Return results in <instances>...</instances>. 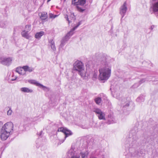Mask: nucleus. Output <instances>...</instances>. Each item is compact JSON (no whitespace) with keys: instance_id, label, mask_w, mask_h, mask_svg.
I'll return each mask as SVG.
<instances>
[{"instance_id":"obj_2","label":"nucleus","mask_w":158,"mask_h":158,"mask_svg":"<svg viewBox=\"0 0 158 158\" xmlns=\"http://www.w3.org/2000/svg\"><path fill=\"white\" fill-rule=\"evenodd\" d=\"M73 69L74 70L77 71L81 77L85 76L86 72L83 63L79 60L76 61L74 64Z\"/></svg>"},{"instance_id":"obj_30","label":"nucleus","mask_w":158,"mask_h":158,"mask_svg":"<svg viewBox=\"0 0 158 158\" xmlns=\"http://www.w3.org/2000/svg\"><path fill=\"white\" fill-rule=\"evenodd\" d=\"M49 16L50 18L54 19L56 18L57 15H53L52 13H50L49 14Z\"/></svg>"},{"instance_id":"obj_25","label":"nucleus","mask_w":158,"mask_h":158,"mask_svg":"<svg viewBox=\"0 0 158 158\" xmlns=\"http://www.w3.org/2000/svg\"><path fill=\"white\" fill-rule=\"evenodd\" d=\"M39 87H40V88H42L45 91H49L50 90V89L49 88L44 86L41 84Z\"/></svg>"},{"instance_id":"obj_12","label":"nucleus","mask_w":158,"mask_h":158,"mask_svg":"<svg viewBox=\"0 0 158 158\" xmlns=\"http://www.w3.org/2000/svg\"><path fill=\"white\" fill-rule=\"evenodd\" d=\"M149 10L152 12L151 14L158 11V2L154 3L150 6Z\"/></svg>"},{"instance_id":"obj_29","label":"nucleus","mask_w":158,"mask_h":158,"mask_svg":"<svg viewBox=\"0 0 158 158\" xmlns=\"http://www.w3.org/2000/svg\"><path fill=\"white\" fill-rule=\"evenodd\" d=\"M16 72L17 73H19L20 74H23L22 70L19 68H17L16 70Z\"/></svg>"},{"instance_id":"obj_27","label":"nucleus","mask_w":158,"mask_h":158,"mask_svg":"<svg viewBox=\"0 0 158 158\" xmlns=\"http://www.w3.org/2000/svg\"><path fill=\"white\" fill-rule=\"evenodd\" d=\"M31 25H27L25 26V28L26 30L27 31H29L31 30Z\"/></svg>"},{"instance_id":"obj_39","label":"nucleus","mask_w":158,"mask_h":158,"mask_svg":"<svg viewBox=\"0 0 158 158\" xmlns=\"http://www.w3.org/2000/svg\"><path fill=\"white\" fill-rule=\"evenodd\" d=\"M16 79V77H15V79H11V80L12 81H14V80H15Z\"/></svg>"},{"instance_id":"obj_17","label":"nucleus","mask_w":158,"mask_h":158,"mask_svg":"<svg viewBox=\"0 0 158 158\" xmlns=\"http://www.w3.org/2000/svg\"><path fill=\"white\" fill-rule=\"evenodd\" d=\"M23 69L25 71L31 72L34 70V68L31 67H29L28 66H25L23 67Z\"/></svg>"},{"instance_id":"obj_28","label":"nucleus","mask_w":158,"mask_h":158,"mask_svg":"<svg viewBox=\"0 0 158 158\" xmlns=\"http://www.w3.org/2000/svg\"><path fill=\"white\" fill-rule=\"evenodd\" d=\"M146 81V79H144V78H142V79H141L139 81V83H138V84H139L137 85V86H139V85L141 84L142 83H143V82H144Z\"/></svg>"},{"instance_id":"obj_37","label":"nucleus","mask_w":158,"mask_h":158,"mask_svg":"<svg viewBox=\"0 0 158 158\" xmlns=\"http://www.w3.org/2000/svg\"><path fill=\"white\" fill-rule=\"evenodd\" d=\"M42 132H43V131H40L39 133H37L38 135H39V136L40 137H41Z\"/></svg>"},{"instance_id":"obj_20","label":"nucleus","mask_w":158,"mask_h":158,"mask_svg":"<svg viewBox=\"0 0 158 158\" xmlns=\"http://www.w3.org/2000/svg\"><path fill=\"white\" fill-rule=\"evenodd\" d=\"M28 82L31 84H34L35 85L39 86L40 84L38 82L34 80H30L28 81Z\"/></svg>"},{"instance_id":"obj_32","label":"nucleus","mask_w":158,"mask_h":158,"mask_svg":"<svg viewBox=\"0 0 158 158\" xmlns=\"http://www.w3.org/2000/svg\"><path fill=\"white\" fill-rule=\"evenodd\" d=\"M81 156L82 158H85L87 156V155L85 153H81Z\"/></svg>"},{"instance_id":"obj_5","label":"nucleus","mask_w":158,"mask_h":158,"mask_svg":"<svg viewBox=\"0 0 158 158\" xmlns=\"http://www.w3.org/2000/svg\"><path fill=\"white\" fill-rule=\"evenodd\" d=\"M129 138L127 139V141L129 142L128 143L131 147L136 146L138 143L137 140L138 137L135 134L132 135V133L129 134Z\"/></svg>"},{"instance_id":"obj_8","label":"nucleus","mask_w":158,"mask_h":158,"mask_svg":"<svg viewBox=\"0 0 158 158\" xmlns=\"http://www.w3.org/2000/svg\"><path fill=\"white\" fill-rule=\"evenodd\" d=\"M57 131L62 132L65 135L64 139L62 140L61 143H63L66 137L69 136L73 134V133L72 131L66 128H64L63 127L59 128L57 130Z\"/></svg>"},{"instance_id":"obj_4","label":"nucleus","mask_w":158,"mask_h":158,"mask_svg":"<svg viewBox=\"0 0 158 158\" xmlns=\"http://www.w3.org/2000/svg\"><path fill=\"white\" fill-rule=\"evenodd\" d=\"M86 0H72V4L76 6L77 9L81 12H83L85 9H83L79 7V5L83 6L86 3Z\"/></svg>"},{"instance_id":"obj_23","label":"nucleus","mask_w":158,"mask_h":158,"mask_svg":"<svg viewBox=\"0 0 158 158\" xmlns=\"http://www.w3.org/2000/svg\"><path fill=\"white\" fill-rule=\"evenodd\" d=\"M7 23L6 21H0V27L2 28H5L6 27Z\"/></svg>"},{"instance_id":"obj_41","label":"nucleus","mask_w":158,"mask_h":158,"mask_svg":"<svg viewBox=\"0 0 158 158\" xmlns=\"http://www.w3.org/2000/svg\"><path fill=\"white\" fill-rule=\"evenodd\" d=\"M51 0H48L47 2H49Z\"/></svg>"},{"instance_id":"obj_14","label":"nucleus","mask_w":158,"mask_h":158,"mask_svg":"<svg viewBox=\"0 0 158 158\" xmlns=\"http://www.w3.org/2000/svg\"><path fill=\"white\" fill-rule=\"evenodd\" d=\"M21 92L24 93H31L33 92L32 89H30L27 87H23L20 89Z\"/></svg>"},{"instance_id":"obj_1","label":"nucleus","mask_w":158,"mask_h":158,"mask_svg":"<svg viewBox=\"0 0 158 158\" xmlns=\"http://www.w3.org/2000/svg\"><path fill=\"white\" fill-rule=\"evenodd\" d=\"M102 65V67L99 69V78L101 80H107L110 77L111 73L110 64L107 62L105 57H103L100 60Z\"/></svg>"},{"instance_id":"obj_3","label":"nucleus","mask_w":158,"mask_h":158,"mask_svg":"<svg viewBox=\"0 0 158 158\" xmlns=\"http://www.w3.org/2000/svg\"><path fill=\"white\" fill-rule=\"evenodd\" d=\"M81 24V21L78 22L77 25L74 27L71 30L67 33L65 37L62 39L61 41V44L60 46L62 47L64 46L65 42L68 40L70 37L73 34V31L74 30L79 26Z\"/></svg>"},{"instance_id":"obj_22","label":"nucleus","mask_w":158,"mask_h":158,"mask_svg":"<svg viewBox=\"0 0 158 158\" xmlns=\"http://www.w3.org/2000/svg\"><path fill=\"white\" fill-rule=\"evenodd\" d=\"M145 100V96L144 95H141L137 98L136 101L139 102H141L144 101Z\"/></svg>"},{"instance_id":"obj_11","label":"nucleus","mask_w":158,"mask_h":158,"mask_svg":"<svg viewBox=\"0 0 158 158\" xmlns=\"http://www.w3.org/2000/svg\"><path fill=\"white\" fill-rule=\"evenodd\" d=\"M0 134V138L2 140H5L7 139L10 134L8 132V131H5L1 129Z\"/></svg>"},{"instance_id":"obj_19","label":"nucleus","mask_w":158,"mask_h":158,"mask_svg":"<svg viewBox=\"0 0 158 158\" xmlns=\"http://www.w3.org/2000/svg\"><path fill=\"white\" fill-rule=\"evenodd\" d=\"M40 18L42 20H44L48 18V15L47 12H42L40 15Z\"/></svg>"},{"instance_id":"obj_34","label":"nucleus","mask_w":158,"mask_h":158,"mask_svg":"<svg viewBox=\"0 0 158 158\" xmlns=\"http://www.w3.org/2000/svg\"><path fill=\"white\" fill-rule=\"evenodd\" d=\"M108 123L109 124H111V123H114V122L113 121V120H110V119H108Z\"/></svg>"},{"instance_id":"obj_35","label":"nucleus","mask_w":158,"mask_h":158,"mask_svg":"<svg viewBox=\"0 0 158 158\" xmlns=\"http://www.w3.org/2000/svg\"><path fill=\"white\" fill-rule=\"evenodd\" d=\"M99 154L102 156V158H106V157H107V156H106L103 153H100Z\"/></svg>"},{"instance_id":"obj_31","label":"nucleus","mask_w":158,"mask_h":158,"mask_svg":"<svg viewBox=\"0 0 158 158\" xmlns=\"http://www.w3.org/2000/svg\"><path fill=\"white\" fill-rule=\"evenodd\" d=\"M65 18L66 19V20L68 22L69 24L71 23V20H70V19H69V16H68L67 15H65Z\"/></svg>"},{"instance_id":"obj_40","label":"nucleus","mask_w":158,"mask_h":158,"mask_svg":"<svg viewBox=\"0 0 158 158\" xmlns=\"http://www.w3.org/2000/svg\"><path fill=\"white\" fill-rule=\"evenodd\" d=\"M132 131H131V132H130V133H132Z\"/></svg>"},{"instance_id":"obj_9","label":"nucleus","mask_w":158,"mask_h":158,"mask_svg":"<svg viewBox=\"0 0 158 158\" xmlns=\"http://www.w3.org/2000/svg\"><path fill=\"white\" fill-rule=\"evenodd\" d=\"M12 59L10 57H1L0 58V62L2 64L7 66H9L11 63Z\"/></svg>"},{"instance_id":"obj_33","label":"nucleus","mask_w":158,"mask_h":158,"mask_svg":"<svg viewBox=\"0 0 158 158\" xmlns=\"http://www.w3.org/2000/svg\"><path fill=\"white\" fill-rule=\"evenodd\" d=\"M12 113V110L10 109H9L7 112V114L8 115H10Z\"/></svg>"},{"instance_id":"obj_26","label":"nucleus","mask_w":158,"mask_h":158,"mask_svg":"<svg viewBox=\"0 0 158 158\" xmlns=\"http://www.w3.org/2000/svg\"><path fill=\"white\" fill-rule=\"evenodd\" d=\"M75 19V16L74 15V13H72L69 16V19L71 20V23L72 22V21H74Z\"/></svg>"},{"instance_id":"obj_13","label":"nucleus","mask_w":158,"mask_h":158,"mask_svg":"<svg viewBox=\"0 0 158 158\" xmlns=\"http://www.w3.org/2000/svg\"><path fill=\"white\" fill-rule=\"evenodd\" d=\"M121 106L123 108H127L129 106L130 102L129 101H127V99L124 98V100L121 101Z\"/></svg>"},{"instance_id":"obj_6","label":"nucleus","mask_w":158,"mask_h":158,"mask_svg":"<svg viewBox=\"0 0 158 158\" xmlns=\"http://www.w3.org/2000/svg\"><path fill=\"white\" fill-rule=\"evenodd\" d=\"M14 125L12 123L10 122H8L6 123L3 126L1 129L10 134L12 131H13Z\"/></svg>"},{"instance_id":"obj_21","label":"nucleus","mask_w":158,"mask_h":158,"mask_svg":"<svg viewBox=\"0 0 158 158\" xmlns=\"http://www.w3.org/2000/svg\"><path fill=\"white\" fill-rule=\"evenodd\" d=\"M44 34V32L43 31H41L37 33L35 35V37L36 39H40Z\"/></svg>"},{"instance_id":"obj_38","label":"nucleus","mask_w":158,"mask_h":158,"mask_svg":"<svg viewBox=\"0 0 158 158\" xmlns=\"http://www.w3.org/2000/svg\"><path fill=\"white\" fill-rule=\"evenodd\" d=\"M154 25H152L150 28V29H151L152 30L154 28Z\"/></svg>"},{"instance_id":"obj_24","label":"nucleus","mask_w":158,"mask_h":158,"mask_svg":"<svg viewBox=\"0 0 158 158\" xmlns=\"http://www.w3.org/2000/svg\"><path fill=\"white\" fill-rule=\"evenodd\" d=\"M94 101L97 104L100 105L102 101V99L100 97H97L95 98Z\"/></svg>"},{"instance_id":"obj_16","label":"nucleus","mask_w":158,"mask_h":158,"mask_svg":"<svg viewBox=\"0 0 158 158\" xmlns=\"http://www.w3.org/2000/svg\"><path fill=\"white\" fill-rule=\"evenodd\" d=\"M28 32L25 30L21 32L22 36L27 39H29L30 37L28 34Z\"/></svg>"},{"instance_id":"obj_42","label":"nucleus","mask_w":158,"mask_h":158,"mask_svg":"<svg viewBox=\"0 0 158 158\" xmlns=\"http://www.w3.org/2000/svg\"><path fill=\"white\" fill-rule=\"evenodd\" d=\"M66 0H64V1L65 2L66 1Z\"/></svg>"},{"instance_id":"obj_18","label":"nucleus","mask_w":158,"mask_h":158,"mask_svg":"<svg viewBox=\"0 0 158 158\" xmlns=\"http://www.w3.org/2000/svg\"><path fill=\"white\" fill-rule=\"evenodd\" d=\"M49 42L50 44L52 49L53 51H55L56 48L55 45L54 41V40H50L49 41Z\"/></svg>"},{"instance_id":"obj_10","label":"nucleus","mask_w":158,"mask_h":158,"mask_svg":"<svg viewBox=\"0 0 158 158\" xmlns=\"http://www.w3.org/2000/svg\"><path fill=\"white\" fill-rule=\"evenodd\" d=\"M127 10V4L126 2H125L123 5H122L120 8V14L122 16L121 19L125 15Z\"/></svg>"},{"instance_id":"obj_7","label":"nucleus","mask_w":158,"mask_h":158,"mask_svg":"<svg viewBox=\"0 0 158 158\" xmlns=\"http://www.w3.org/2000/svg\"><path fill=\"white\" fill-rule=\"evenodd\" d=\"M93 111L95 113L99 119L104 120L106 119L105 113L102 111L100 109L98 108H94L93 109Z\"/></svg>"},{"instance_id":"obj_36","label":"nucleus","mask_w":158,"mask_h":158,"mask_svg":"<svg viewBox=\"0 0 158 158\" xmlns=\"http://www.w3.org/2000/svg\"><path fill=\"white\" fill-rule=\"evenodd\" d=\"M3 123L2 121H0V131H1V128L3 126Z\"/></svg>"},{"instance_id":"obj_15","label":"nucleus","mask_w":158,"mask_h":158,"mask_svg":"<svg viewBox=\"0 0 158 158\" xmlns=\"http://www.w3.org/2000/svg\"><path fill=\"white\" fill-rule=\"evenodd\" d=\"M74 152L73 149H71L68 152V153L70 154L71 157L70 158H80V156L79 155L74 156Z\"/></svg>"}]
</instances>
